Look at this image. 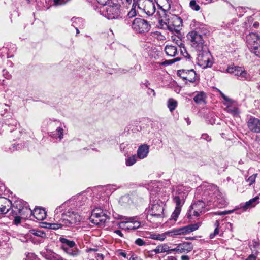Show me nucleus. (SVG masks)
Masks as SVG:
<instances>
[{"mask_svg": "<svg viewBox=\"0 0 260 260\" xmlns=\"http://www.w3.org/2000/svg\"><path fill=\"white\" fill-rule=\"evenodd\" d=\"M90 205L89 200L85 194H78L72 197L70 200L57 207L54 211L55 217L56 219L59 218V213L62 212L67 207H72L73 209L79 211L88 208Z\"/></svg>", "mask_w": 260, "mask_h": 260, "instance_id": "1", "label": "nucleus"}, {"mask_svg": "<svg viewBox=\"0 0 260 260\" xmlns=\"http://www.w3.org/2000/svg\"><path fill=\"white\" fill-rule=\"evenodd\" d=\"M59 217L54 219L57 220V224H54L53 229H59L63 226H70L79 222L81 220V217L78 211L72 208V207H67L65 209L60 212L59 214Z\"/></svg>", "mask_w": 260, "mask_h": 260, "instance_id": "2", "label": "nucleus"}, {"mask_svg": "<svg viewBox=\"0 0 260 260\" xmlns=\"http://www.w3.org/2000/svg\"><path fill=\"white\" fill-rule=\"evenodd\" d=\"M189 188L183 185H178L172 190L173 202L176 205L174 211L173 212L171 219L176 220L180 214L181 207L184 204L185 200L188 194Z\"/></svg>", "mask_w": 260, "mask_h": 260, "instance_id": "3", "label": "nucleus"}, {"mask_svg": "<svg viewBox=\"0 0 260 260\" xmlns=\"http://www.w3.org/2000/svg\"><path fill=\"white\" fill-rule=\"evenodd\" d=\"M137 9L144 11L148 16L152 15L156 10L154 3L152 0H133L131 9V12L134 11L132 16L136 15Z\"/></svg>", "mask_w": 260, "mask_h": 260, "instance_id": "4", "label": "nucleus"}, {"mask_svg": "<svg viewBox=\"0 0 260 260\" xmlns=\"http://www.w3.org/2000/svg\"><path fill=\"white\" fill-rule=\"evenodd\" d=\"M9 208V214L20 215L24 218H27L31 212V209L28 208L27 203L21 199L15 201Z\"/></svg>", "mask_w": 260, "mask_h": 260, "instance_id": "5", "label": "nucleus"}, {"mask_svg": "<svg viewBox=\"0 0 260 260\" xmlns=\"http://www.w3.org/2000/svg\"><path fill=\"white\" fill-rule=\"evenodd\" d=\"M182 20L176 15H168L164 19L159 20V27L164 29L168 30L171 32L176 31L177 27L180 26Z\"/></svg>", "mask_w": 260, "mask_h": 260, "instance_id": "6", "label": "nucleus"}, {"mask_svg": "<svg viewBox=\"0 0 260 260\" xmlns=\"http://www.w3.org/2000/svg\"><path fill=\"white\" fill-rule=\"evenodd\" d=\"M208 196L206 200L207 202H213L216 203L215 205L221 204V205H225L226 202L224 200L220 199L221 197L220 192H219L217 187L215 185H210L208 186L204 192V196L206 197ZM204 200H206L204 198Z\"/></svg>", "mask_w": 260, "mask_h": 260, "instance_id": "7", "label": "nucleus"}, {"mask_svg": "<svg viewBox=\"0 0 260 260\" xmlns=\"http://www.w3.org/2000/svg\"><path fill=\"white\" fill-rule=\"evenodd\" d=\"M197 51L198 52L197 58L199 64L203 68L211 67L213 64V58L207 46Z\"/></svg>", "mask_w": 260, "mask_h": 260, "instance_id": "8", "label": "nucleus"}, {"mask_svg": "<svg viewBox=\"0 0 260 260\" xmlns=\"http://www.w3.org/2000/svg\"><path fill=\"white\" fill-rule=\"evenodd\" d=\"M247 46L250 52L260 57V36L251 32L246 36Z\"/></svg>", "mask_w": 260, "mask_h": 260, "instance_id": "9", "label": "nucleus"}, {"mask_svg": "<svg viewBox=\"0 0 260 260\" xmlns=\"http://www.w3.org/2000/svg\"><path fill=\"white\" fill-rule=\"evenodd\" d=\"M99 11L108 19H113L118 17L119 11L118 5L112 3L100 7Z\"/></svg>", "mask_w": 260, "mask_h": 260, "instance_id": "10", "label": "nucleus"}, {"mask_svg": "<svg viewBox=\"0 0 260 260\" xmlns=\"http://www.w3.org/2000/svg\"><path fill=\"white\" fill-rule=\"evenodd\" d=\"M91 222L98 225H104L109 220V217L101 208L94 209L90 217Z\"/></svg>", "mask_w": 260, "mask_h": 260, "instance_id": "11", "label": "nucleus"}, {"mask_svg": "<svg viewBox=\"0 0 260 260\" xmlns=\"http://www.w3.org/2000/svg\"><path fill=\"white\" fill-rule=\"evenodd\" d=\"M131 27L135 32L144 34L150 30L151 25L149 22L144 19L136 18L131 24Z\"/></svg>", "mask_w": 260, "mask_h": 260, "instance_id": "12", "label": "nucleus"}, {"mask_svg": "<svg viewBox=\"0 0 260 260\" xmlns=\"http://www.w3.org/2000/svg\"><path fill=\"white\" fill-rule=\"evenodd\" d=\"M188 39L191 42V46L198 50L199 49H203L204 47H207L204 44V41L202 34L198 33L197 30H192L189 32L187 35Z\"/></svg>", "mask_w": 260, "mask_h": 260, "instance_id": "13", "label": "nucleus"}, {"mask_svg": "<svg viewBox=\"0 0 260 260\" xmlns=\"http://www.w3.org/2000/svg\"><path fill=\"white\" fill-rule=\"evenodd\" d=\"M226 71L228 73L233 74L235 76L242 81H250L252 77L244 69L243 67L238 66L228 67Z\"/></svg>", "mask_w": 260, "mask_h": 260, "instance_id": "14", "label": "nucleus"}, {"mask_svg": "<svg viewBox=\"0 0 260 260\" xmlns=\"http://www.w3.org/2000/svg\"><path fill=\"white\" fill-rule=\"evenodd\" d=\"M201 222L190 224L181 228L173 229L171 231L169 232V233L172 234V235L186 234L187 233H189L197 230L201 225Z\"/></svg>", "mask_w": 260, "mask_h": 260, "instance_id": "15", "label": "nucleus"}, {"mask_svg": "<svg viewBox=\"0 0 260 260\" xmlns=\"http://www.w3.org/2000/svg\"><path fill=\"white\" fill-rule=\"evenodd\" d=\"M164 204L160 200L155 201L153 203H152L149 213L151 216L156 217H161L164 213Z\"/></svg>", "mask_w": 260, "mask_h": 260, "instance_id": "16", "label": "nucleus"}, {"mask_svg": "<svg viewBox=\"0 0 260 260\" xmlns=\"http://www.w3.org/2000/svg\"><path fill=\"white\" fill-rule=\"evenodd\" d=\"M205 207V203L202 200H198L194 202V203L190 206V208L188 213V218L191 216H194L198 217L200 214L204 212V208Z\"/></svg>", "mask_w": 260, "mask_h": 260, "instance_id": "17", "label": "nucleus"}, {"mask_svg": "<svg viewBox=\"0 0 260 260\" xmlns=\"http://www.w3.org/2000/svg\"><path fill=\"white\" fill-rule=\"evenodd\" d=\"M177 75L181 78L185 83L188 82L193 83L196 80V73L193 69L191 70H179L177 72Z\"/></svg>", "mask_w": 260, "mask_h": 260, "instance_id": "18", "label": "nucleus"}, {"mask_svg": "<svg viewBox=\"0 0 260 260\" xmlns=\"http://www.w3.org/2000/svg\"><path fill=\"white\" fill-rule=\"evenodd\" d=\"M40 254L47 260H66L60 255L48 248H45L42 250L40 252Z\"/></svg>", "mask_w": 260, "mask_h": 260, "instance_id": "19", "label": "nucleus"}, {"mask_svg": "<svg viewBox=\"0 0 260 260\" xmlns=\"http://www.w3.org/2000/svg\"><path fill=\"white\" fill-rule=\"evenodd\" d=\"M247 126L252 132L260 133V120L258 118L251 117L247 122Z\"/></svg>", "mask_w": 260, "mask_h": 260, "instance_id": "20", "label": "nucleus"}, {"mask_svg": "<svg viewBox=\"0 0 260 260\" xmlns=\"http://www.w3.org/2000/svg\"><path fill=\"white\" fill-rule=\"evenodd\" d=\"M12 202L4 197L0 198V214L8 213L10 212L9 207L11 206Z\"/></svg>", "mask_w": 260, "mask_h": 260, "instance_id": "21", "label": "nucleus"}, {"mask_svg": "<svg viewBox=\"0 0 260 260\" xmlns=\"http://www.w3.org/2000/svg\"><path fill=\"white\" fill-rule=\"evenodd\" d=\"M33 215L38 220H43L46 216V213L45 210L41 208H36L33 210H31L29 213L30 216Z\"/></svg>", "mask_w": 260, "mask_h": 260, "instance_id": "22", "label": "nucleus"}, {"mask_svg": "<svg viewBox=\"0 0 260 260\" xmlns=\"http://www.w3.org/2000/svg\"><path fill=\"white\" fill-rule=\"evenodd\" d=\"M149 152V146L147 144L140 145L137 150V157L140 159L146 158Z\"/></svg>", "mask_w": 260, "mask_h": 260, "instance_id": "23", "label": "nucleus"}, {"mask_svg": "<svg viewBox=\"0 0 260 260\" xmlns=\"http://www.w3.org/2000/svg\"><path fill=\"white\" fill-rule=\"evenodd\" d=\"M190 26L193 29V30H197L198 33L203 35L206 34L207 29L205 25L197 22L195 20L192 21Z\"/></svg>", "mask_w": 260, "mask_h": 260, "instance_id": "24", "label": "nucleus"}, {"mask_svg": "<svg viewBox=\"0 0 260 260\" xmlns=\"http://www.w3.org/2000/svg\"><path fill=\"white\" fill-rule=\"evenodd\" d=\"M66 253L69 255L72 256H76L80 253V250L77 248V246H74L72 248L60 247Z\"/></svg>", "mask_w": 260, "mask_h": 260, "instance_id": "25", "label": "nucleus"}, {"mask_svg": "<svg viewBox=\"0 0 260 260\" xmlns=\"http://www.w3.org/2000/svg\"><path fill=\"white\" fill-rule=\"evenodd\" d=\"M179 253H188L193 249L191 243L183 242L178 244Z\"/></svg>", "mask_w": 260, "mask_h": 260, "instance_id": "26", "label": "nucleus"}, {"mask_svg": "<svg viewBox=\"0 0 260 260\" xmlns=\"http://www.w3.org/2000/svg\"><path fill=\"white\" fill-rule=\"evenodd\" d=\"M119 219L122 220V221L119 223V228L125 231H128L130 228V218L120 215L119 216Z\"/></svg>", "mask_w": 260, "mask_h": 260, "instance_id": "27", "label": "nucleus"}, {"mask_svg": "<svg viewBox=\"0 0 260 260\" xmlns=\"http://www.w3.org/2000/svg\"><path fill=\"white\" fill-rule=\"evenodd\" d=\"M121 151L123 152L124 155L127 157L126 159V164L127 166H130V157H129V146L128 143H123L120 146Z\"/></svg>", "mask_w": 260, "mask_h": 260, "instance_id": "28", "label": "nucleus"}, {"mask_svg": "<svg viewBox=\"0 0 260 260\" xmlns=\"http://www.w3.org/2000/svg\"><path fill=\"white\" fill-rule=\"evenodd\" d=\"M165 51L167 55L175 56L177 54L178 49L176 46L168 45L165 47Z\"/></svg>", "mask_w": 260, "mask_h": 260, "instance_id": "29", "label": "nucleus"}, {"mask_svg": "<svg viewBox=\"0 0 260 260\" xmlns=\"http://www.w3.org/2000/svg\"><path fill=\"white\" fill-rule=\"evenodd\" d=\"M59 241L61 243L60 247L72 248L76 245L74 241L70 240L66 238L60 237Z\"/></svg>", "mask_w": 260, "mask_h": 260, "instance_id": "30", "label": "nucleus"}, {"mask_svg": "<svg viewBox=\"0 0 260 260\" xmlns=\"http://www.w3.org/2000/svg\"><path fill=\"white\" fill-rule=\"evenodd\" d=\"M169 247L166 244H161L158 245L155 249L151 252H154L155 254L167 252L169 254Z\"/></svg>", "mask_w": 260, "mask_h": 260, "instance_id": "31", "label": "nucleus"}, {"mask_svg": "<svg viewBox=\"0 0 260 260\" xmlns=\"http://www.w3.org/2000/svg\"><path fill=\"white\" fill-rule=\"evenodd\" d=\"M205 98L206 95L204 92H198L193 98V100L197 104H200L204 102Z\"/></svg>", "mask_w": 260, "mask_h": 260, "instance_id": "32", "label": "nucleus"}, {"mask_svg": "<svg viewBox=\"0 0 260 260\" xmlns=\"http://www.w3.org/2000/svg\"><path fill=\"white\" fill-rule=\"evenodd\" d=\"M72 22V25L74 27H79L81 28L83 26V20L81 18H72L71 19Z\"/></svg>", "mask_w": 260, "mask_h": 260, "instance_id": "33", "label": "nucleus"}, {"mask_svg": "<svg viewBox=\"0 0 260 260\" xmlns=\"http://www.w3.org/2000/svg\"><path fill=\"white\" fill-rule=\"evenodd\" d=\"M30 233L34 236L44 238L46 237V233L42 230L32 229L29 231Z\"/></svg>", "mask_w": 260, "mask_h": 260, "instance_id": "34", "label": "nucleus"}, {"mask_svg": "<svg viewBox=\"0 0 260 260\" xmlns=\"http://www.w3.org/2000/svg\"><path fill=\"white\" fill-rule=\"evenodd\" d=\"M177 105V102L172 98L168 100L167 106L170 111H173L175 109Z\"/></svg>", "mask_w": 260, "mask_h": 260, "instance_id": "35", "label": "nucleus"}, {"mask_svg": "<svg viewBox=\"0 0 260 260\" xmlns=\"http://www.w3.org/2000/svg\"><path fill=\"white\" fill-rule=\"evenodd\" d=\"M150 237V238L154 239V240L162 241L166 238V233L154 234L151 235Z\"/></svg>", "mask_w": 260, "mask_h": 260, "instance_id": "36", "label": "nucleus"}, {"mask_svg": "<svg viewBox=\"0 0 260 260\" xmlns=\"http://www.w3.org/2000/svg\"><path fill=\"white\" fill-rule=\"evenodd\" d=\"M226 111L233 115V116H237L239 113V109L237 107L233 106H227Z\"/></svg>", "mask_w": 260, "mask_h": 260, "instance_id": "37", "label": "nucleus"}, {"mask_svg": "<svg viewBox=\"0 0 260 260\" xmlns=\"http://www.w3.org/2000/svg\"><path fill=\"white\" fill-rule=\"evenodd\" d=\"M179 48L180 49V51L181 54L185 57L188 59L190 58V55L188 53L186 49L184 47V46L181 43V44L179 46Z\"/></svg>", "mask_w": 260, "mask_h": 260, "instance_id": "38", "label": "nucleus"}, {"mask_svg": "<svg viewBox=\"0 0 260 260\" xmlns=\"http://www.w3.org/2000/svg\"><path fill=\"white\" fill-rule=\"evenodd\" d=\"M131 230H136L140 226V222L136 220V218L131 217Z\"/></svg>", "mask_w": 260, "mask_h": 260, "instance_id": "39", "label": "nucleus"}, {"mask_svg": "<svg viewBox=\"0 0 260 260\" xmlns=\"http://www.w3.org/2000/svg\"><path fill=\"white\" fill-rule=\"evenodd\" d=\"M180 59V58H176L175 59H171V60H166L163 62H160L159 63V65L160 66H168V65H170V64H172V63L176 62V61H179V60Z\"/></svg>", "mask_w": 260, "mask_h": 260, "instance_id": "40", "label": "nucleus"}, {"mask_svg": "<svg viewBox=\"0 0 260 260\" xmlns=\"http://www.w3.org/2000/svg\"><path fill=\"white\" fill-rule=\"evenodd\" d=\"M259 198L258 196H256L253 199H250L248 201H247V203L250 206L251 208L255 207L258 203V200Z\"/></svg>", "mask_w": 260, "mask_h": 260, "instance_id": "41", "label": "nucleus"}, {"mask_svg": "<svg viewBox=\"0 0 260 260\" xmlns=\"http://www.w3.org/2000/svg\"><path fill=\"white\" fill-rule=\"evenodd\" d=\"M14 217L13 223L17 225L21 223V218H24L20 215H13V214H10Z\"/></svg>", "mask_w": 260, "mask_h": 260, "instance_id": "42", "label": "nucleus"}, {"mask_svg": "<svg viewBox=\"0 0 260 260\" xmlns=\"http://www.w3.org/2000/svg\"><path fill=\"white\" fill-rule=\"evenodd\" d=\"M129 200H130V197L127 194V195H125V196H123L121 197L120 198L119 202L122 205H124L125 204L128 203Z\"/></svg>", "mask_w": 260, "mask_h": 260, "instance_id": "43", "label": "nucleus"}, {"mask_svg": "<svg viewBox=\"0 0 260 260\" xmlns=\"http://www.w3.org/2000/svg\"><path fill=\"white\" fill-rule=\"evenodd\" d=\"M189 5L190 8L195 11H199L200 9V6L197 4L195 0H191L190 2Z\"/></svg>", "mask_w": 260, "mask_h": 260, "instance_id": "44", "label": "nucleus"}, {"mask_svg": "<svg viewBox=\"0 0 260 260\" xmlns=\"http://www.w3.org/2000/svg\"><path fill=\"white\" fill-rule=\"evenodd\" d=\"M257 176V174H254L250 176L248 179H246V181L249 182V185H251L254 183L255 181V179Z\"/></svg>", "mask_w": 260, "mask_h": 260, "instance_id": "45", "label": "nucleus"}, {"mask_svg": "<svg viewBox=\"0 0 260 260\" xmlns=\"http://www.w3.org/2000/svg\"><path fill=\"white\" fill-rule=\"evenodd\" d=\"M251 207L247 203V202H245L244 203H241L240 205L239 209H241L242 210V211H245L247 209L251 208Z\"/></svg>", "mask_w": 260, "mask_h": 260, "instance_id": "46", "label": "nucleus"}, {"mask_svg": "<svg viewBox=\"0 0 260 260\" xmlns=\"http://www.w3.org/2000/svg\"><path fill=\"white\" fill-rule=\"evenodd\" d=\"M56 133L58 135V137L60 140L63 138V129L61 127H58L56 129Z\"/></svg>", "mask_w": 260, "mask_h": 260, "instance_id": "47", "label": "nucleus"}, {"mask_svg": "<svg viewBox=\"0 0 260 260\" xmlns=\"http://www.w3.org/2000/svg\"><path fill=\"white\" fill-rule=\"evenodd\" d=\"M258 251L257 250L254 254L249 255L245 260H256Z\"/></svg>", "mask_w": 260, "mask_h": 260, "instance_id": "48", "label": "nucleus"}, {"mask_svg": "<svg viewBox=\"0 0 260 260\" xmlns=\"http://www.w3.org/2000/svg\"><path fill=\"white\" fill-rule=\"evenodd\" d=\"M135 244L139 246H141L146 244L145 242L141 238L137 239L135 242Z\"/></svg>", "mask_w": 260, "mask_h": 260, "instance_id": "49", "label": "nucleus"}, {"mask_svg": "<svg viewBox=\"0 0 260 260\" xmlns=\"http://www.w3.org/2000/svg\"><path fill=\"white\" fill-rule=\"evenodd\" d=\"M97 2L102 5V6H105L106 5L110 4L112 3L111 2V0H96Z\"/></svg>", "mask_w": 260, "mask_h": 260, "instance_id": "50", "label": "nucleus"}, {"mask_svg": "<svg viewBox=\"0 0 260 260\" xmlns=\"http://www.w3.org/2000/svg\"><path fill=\"white\" fill-rule=\"evenodd\" d=\"M55 5H62L66 4L67 1L66 0H53Z\"/></svg>", "mask_w": 260, "mask_h": 260, "instance_id": "51", "label": "nucleus"}, {"mask_svg": "<svg viewBox=\"0 0 260 260\" xmlns=\"http://www.w3.org/2000/svg\"><path fill=\"white\" fill-rule=\"evenodd\" d=\"M219 228H215L213 233H211L210 235V238L211 239L213 238L216 235L219 234Z\"/></svg>", "mask_w": 260, "mask_h": 260, "instance_id": "52", "label": "nucleus"}, {"mask_svg": "<svg viewBox=\"0 0 260 260\" xmlns=\"http://www.w3.org/2000/svg\"><path fill=\"white\" fill-rule=\"evenodd\" d=\"M201 138L206 140L208 142L211 141V138L207 134H203L202 135Z\"/></svg>", "mask_w": 260, "mask_h": 260, "instance_id": "53", "label": "nucleus"}, {"mask_svg": "<svg viewBox=\"0 0 260 260\" xmlns=\"http://www.w3.org/2000/svg\"><path fill=\"white\" fill-rule=\"evenodd\" d=\"M124 7L128 8L130 6V0H121Z\"/></svg>", "mask_w": 260, "mask_h": 260, "instance_id": "54", "label": "nucleus"}, {"mask_svg": "<svg viewBox=\"0 0 260 260\" xmlns=\"http://www.w3.org/2000/svg\"><path fill=\"white\" fill-rule=\"evenodd\" d=\"M5 191V186L4 184L0 182V195L2 194Z\"/></svg>", "mask_w": 260, "mask_h": 260, "instance_id": "55", "label": "nucleus"}, {"mask_svg": "<svg viewBox=\"0 0 260 260\" xmlns=\"http://www.w3.org/2000/svg\"><path fill=\"white\" fill-rule=\"evenodd\" d=\"M3 75L5 76V78L6 79H10L12 76L8 73L7 71L5 70H3Z\"/></svg>", "mask_w": 260, "mask_h": 260, "instance_id": "56", "label": "nucleus"}, {"mask_svg": "<svg viewBox=\"0 0 260 260\" xmlns=\"http://www.w3.org/2000/svg\"><path fill=\"white\" fill-rule=\"evenodd\" d=\"M128 72V70L125 69H119L116 71L115 73H117L118 75L121 74L122 73H126Z\"/></svg>", "mask_w": 260, "mask_h": 260, "instance_id": "57", "label": "nucleus"}, {"mask_svg": "<svg viewBox=\"0 0 260 260\" xmlns=\"http://www.w3.org/2000/svg\"><path fill=\"white\" fill-rule=\"evenodd\" d=\"M147 94L149 95H151V94H152L153 96L154 97L156 95L155 91L153 89L150 88H148Z\"/></svg>", "mask_w": 260, "mask_h": 260, "instance_id": "58", "label": "nucleus"}, {"mask_svg": "<svg viewBox=\"0 0 260 260\" xmlns=\"http://www.w3.org/2000/svg\"><path fill=\"white\" fill-rule=\"evenodd\" d=\"M150 85V83L147 80H145L144 82H142L141 86L142 87H145L146 88H148V86Z\"/></svg>", "mask_w": 260, "mask_h": 260, "instance_id": "59", "label": "nucleus"}, {"mask_svg": "<svg viewBox=\"0 0 260 260\" xmlns=\"http://www.w3.org/2000/svg\"><path fill=\"white\" fill-rule=\"evenodd\" d=\"M118 254L124 258L126 257V253L122 250H119L118 252Z\"/></svg>", "mask_w": 260, "mask_h": 260, "instance_id": "60", "label": "nucleus"}, {"mask_svg": "<svg viewBox=\"0 0 260 260\" xmlns=\"http://www.w3.org/2000/svg\"><path fill=\"white\" fill-rule=\"evenodd\" d=\"M221 95L222 98L225 101L231 102V100L230 98H229L228 97H227L226 95H225L223 93L221 92Z\"/></svg>", "mask_w": 260, "mask_h": 260, "instance_id": "61", "label": "nucleus"}, {"mask_svg": "<svg viewBox=\"0 0 260 260\" xmlns=\"http://www.w3.org/2000/svg\"><path fill=\"white\" fill-rule=\"evenodd\" d=\"M137 158L135 155H133L131 157V166L137 161Z\"/></svg>", "mask_w": 260, "mask_h": 260, "instance_id": "62", "label": "nucleus"}, {"mask_svg": "<svg viewBox=\"0 0 260 260\" xmlns=\"http://www.w3.org/2000/svg\"><path fill=\"white\" fill-rule=\"evenodd\" d=\"M173 251H175V252H179V247H178V244L177 245V247L175 248H173V249H169V253H171Z\"/></svg>", "mask_w": 260, "mask_h": 260, "instance_id": "63", "label": "nucleus"}, {"mask_svg": "<svg viewBox=\"0 0 260 260\" xmlns=\"http://www.w3.org/2000/svg\"><path fill=\"white\" fill-rule=\"evenodd\" d=\"M114 187L115 186L114 185H110L108 187V189H109L112 192H113L116 189V188H115Z\"/></svg>", "mask_w": 260, "mask_h": 260, "instance_id": "64", "label": "nucleus"}]
</instances>
